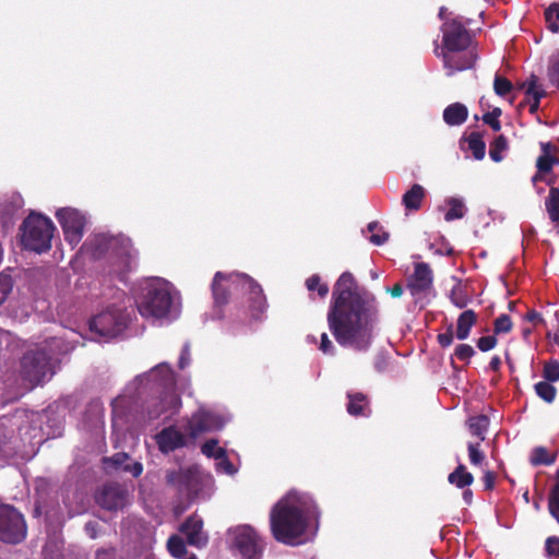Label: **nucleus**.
<instances>
[{"label":"nucleus","instance_id":"obj_9","mask_svg":"<svg viewBox=\"0 0 559 559\" xmlns=\"http://www.w3.org/2000/svg\"><path fill=\"white\" fill-rule=\"evenodd\" d=\"M128 314L118 308H108L90 321L91 331L104 337L120 335L128 325Z\"/></svg>","mask_w":559,"mask_h":559},{"label":"nucleus","instance_id":"obj_16","mask_svg":"<svg viewBox=\"0 0 559 559\" xmlns=\"http://www.w3.org/2000/svg\"><path fill=\"white\" fill-rule=\"evenodd\" d=\"M242 281V292L248 295L247 297V312L248 316L255 321L263 318L267 308L265 295L262 287L250 276L240 277Z\"/></svg>","mask_w":559,"mask_h":559},{"label":"nucleus","instance_id":"obj_11","mask_svg":"<svg viewBox=\"0 0 559 559\" xmlns=\"http://www.w3.org/2000/svg\"><path fill=\"white\" fill-rule=\"evenodd\" d=\"M56 217L61 225L66 241L72 247L79 245L84 234V216L78 210L64 207L57 211Z\"/></svg>","mask_w":559,"mask_h":559},{"label":"nucleus","instance_id":"obj_14","mask_svg":"<svg viewBox=\"0 0 559 559\" xmlns=\"http://www.w3.org/2000/svg\"><path fill=\"white\" fill-rule=\"evenodd\" d=\"M435 53L437 57L442 58L443 67L447 70V75L452 76L456 72L465 71L472 69L477 61V53L474 49H465V50H440L437 46L435 49Z\"/></svg>","mask_w":559,"mask_h":559},{"label":"nucleus","instance_id":"obj_57","mask_svg":"<svg viewBox=\"0 0 559 559\" xmlns=\"http://www.w3.org/2000/svg\"><path fill=\"white\" fill-rule=\"evenodd\" d=\"M191 360V353H190V345L186 343L181 349L179 360H178V367L180 369H185L187 366H189Z\"/></svg>","mask_w":559,"mask_h":559},{"label":"nucleus","instance_id":"obj_20","mask_svg":"<svg viewBox=\"0 0 559 559\" xmlns=\"http://www.w3.org/2000/svg\"><path fill=\"white\" fill-rule=\"evenodd\" d=\"M180 532L187 537L191 546L202 548L207 544V536L203 533V521L195 516H189L180 526Z\"/></svg>","mask_w":559,"mask_h":559},{"label":"nucleus","instance_id":"obj_46","mask_svg":"<svg viewBox=\"0 0 559 559\" xmlns=\"http://www.w3.org/2000/svg\"><path fill=\"white\" fill-rule=\"evenodd\" d=\"M559 164V158L554 155L542 154L536 160L538 173H550L555 165Z\"/></svg>","mask_w":559,"mask_h":559},{"label":"nucleus","instance_id":"obj_51","mask_svg":"<svg viewBox=\"0 0 559 559\" xmlns=\"http://www.w3.org/2000/svg\"><path fill=\"white\" fill-rule=\"evenodd\" d=\"M545 552L548 558L559 559V537H547L545 542Z\"/></svg>","mask_w":559,"mask_h":559},{"label":"nucleus","instance_id":"obj_35","mask_svg":"<svg viewBox=\"0 0 559 559\" xmlns=\"http://www.w3.org/2000/svg\"><path fill=\"white\" fill-rule=\"evenodd\" d=\"M535 393L546 403H552L557 395L556 388L548 381H539L534 385Z\"/></svg>","mask_w":559,"mask_h":559},{"label":"nucleus","instance_id":"obj_42","mask_svg":"<svg viewBox=\"0 0 559 559\" xmlns=\"http://www.w3.org/2000/svg\"><path fill=\"white\" fill-rule=\"evenodd\" d=\"M547 76L549 83L559 91V51L549 60Z\"/></svg>","mask_w":559,"mask_h":559},{"label":"nucleus","instance_id":"obj_31","mask_svg":"<svg viewBox=\"0 0 559 559\" xmlns=\"http://www.w3.org/2000/svg\"><path fill=\"white\" fill-rule=\"evenodd\" d=\"M545 207L552 223L559 226V188L551 187L545 200Z\"/></svg>","mask_w":559,"mask_h":559},{"label":"nucleus","instance_id":"obj_39","mask_svg":"<svg viewBox=\"0 0 559 559\" xmlns=\"http://www.w3.org/2000/svg\"><path fill=\"white\" fill-rule=\"evenodd\" d=\"M167 549L174 558H183L187 554V547L183 539L178 535H171L167 540Z\"/></svg>","mask_w":559,"mask_h":559},{"label":"nucleus","instance_id":"obj_19","mask_svg":"<svg viewBox=\"0 0 559 559\" xmlns=\"http://www.w3.org/2000/svg\"><path fill=\"white\" fill-rule=\"evenodd\" d=\"M181 406V399L175 390H165L163 396L154 405L147 409V417L151 420L159 418L162 415L175 414Z\"/></svg>","mask_w":559,"mask_h":559},{"label":"nucleus","instance_id":"obj_40","mask_svg":"<svg viewBox=\"0 0 559 559\" xmlns=\"http://www.w3.org/2000/svg\"><path fill=\"white\" fill-rule=\"evenodd\" d=\"M306 287L309 292H317L320 298H325L329 294V286L323 283L319 274H312L306 280Z\"/></svg>","mask_w":559,"mask_h":559},{"label":"nucleus","instance_id":"obj_36","mask_svg":"<svg viewBox=\"0 0 559 559\" xmlns=\"http://www.w3.org/2000/svg\"><path fill=\"white\" fill-rule=\"evenodd\" d=\"M448 204H449L450 209L448 210V212L444 215V219L447 222H451L454 219H461L464 217L466 209H465L462 200L456 199V198H451L448 201Z\"/></svg>","mask_w":559,"mask_h":559},{"label":"nucleus","instance_id":"obj_43","mask_svg":"<svg viewBox=\"0 0 559 559\" xmlns=\"http://www.w3.org/2000/svg\"><path fill=\"white\" fill-rule=\"evenodd\" d=\"M201 452L207 457L221 459L225 455V449L218 447L216 439H210L201 447Z\"/></svg>","mask_w":559,"mask_h":559},{"label":"nucleus","instance_id":"obj_33","mask_svg":"<svg viewBox=\"0 0 559 559\" xmlns=\"http://www.w3.org/2000/svg\"><path fill=\"white\" fill-rule=\"evenodd\" d=\"M468 150L477 160H481L486 154V143L479 132H472L467 139Z\"/></svg>","mask_w":559,"mask_h":559},{"label":"nucleus","instance_id":"obj_53","mask_svg":"<svg viewBox=\"0 0 559 559\" xmlns=\"http://www.w3.org/2000/svg\"><path fill=\"white\" fill-rule=\"evenodd\" d=\"M378 228L377 222H371L368 224V230L372 233L369 240L376 246H381L389 239V233L382 231V234H374L373 231Z\"/></svg>","mask_w":559,"mask_h":559},{"label":"nucleus","instance_id":"obj_63","mask_svg":"<svg viewBox=\"0 0 559 559\" xmlns=\"http://www.w3.org/2000/svg\"><path fill=\"white\" fill-rule=\"evenodd\" d=\"M218 465L228 474H233L235 472L233 463L228 460L227 455L225 454L221 459H218Z\"/></svg>","mask_w":559,"mask_h":559},{"label":"nucleus","instance_id":"obj_61","mask_svg":"<svg viewBox=\"0 0 559 559\" xmlns=\"http://www.w3.org/2000/svg\"><path fill=\"white\" fill-rule=\"evenodd\" d=\"M483 481H484L485 490H492L495 487V481H496L495 473H492L490 471L486 472L483 476Z\"/></svg>","mask_w":559,"mask_h":559},{"label":"nucleus","instance_id":"obj_27","mask_svg":"<svg viewBox=\"0 0 559 559\" xmlns=\"http://www.w3.org/2000/svg\"><path fill=\"white\" fill-rule=\"evenodd\" d=\"M151 376L159 381V385L164 388V391L175 390V372L168 364L162 362L157 365L152 369Z\"/></svg>","mask_w":559,"mask_h":559},{"label":"nucleus","instance_id":"obj_10","mask_svg":"<svg viewBox=\"0 0 559 559\" xmlns=\"http://www.w3.org/2000/svg\"><path fill=\"white\" fill-rule=\"evenodd\" d=\"M442 48L441 50L457 51L469 48L472 37L460 17L448 19L441 26Z\"/></svg>","mask_w":559,"mask_h":559},{"label":"nucleus","instance_id":"obj_4","mask_svg":"<svg viewBox=\"0 0 559 559\" xmlns=\"http://www.w3.org/2000/svg\"><path fill=\"white\" fill-rule=\"evenodd\" d=\"M82 250L93 259H100L105 255L116 257L121 261L124 272L132 271L136 264L131 240L124 236L97 234L84 242Z\"/></svg>","mask_w":559,"mask_h":559},{"label":"nucleus","instance_id":"obj_24","mask_svg":"<svg viewBox=\"0 0 559 559\" xmlns=\"http://www.w3.org/2000/svg\"><path fill=\"white\" fill-rule=\"evenodd\" d=\"M468 117V109L462 103H453L443 110V120L448 126H461Z\"/></svg>","mask_w":559,"mask_h":559},{"label":"nucleus","instance_id":"obj_7","mask_svg":"<svg viewBox=\"0 0 559 559\" xmlns=\"http://www.w3.org/2000/svg\"><path fill=\"white\" fill-rule=\"evenodd\" d=\"M26 535L27 525L23 514L10 504H0V542L16 545Z\"/></svg>","mask_w":559,"mask_h":559},{"label":"nucleus","instance_id":"obj_60","mask_svg":"<svg viewBox=\"0 0 559 559\" xmlns=\"http://www.w3.org/2000/svg\"><path fill=\"white\" fill-rule=\"evenodd\" d=\"M524 319L532 322L535 326L538 324H545V320L542 314L534 309L528 310L524 316Z\"/></svg>","mask_w":559,"mask_h":559},{"label":"nucleus","instance_id":"obj_3","mask_svg":"<svg viewBox=\"0 0 559 559\" xmlns=\"http://www.w3.org/2000/svg\"><path fill=\"white\" fill-rule=\"evenodd\" d=\"M165 485L176 492L179 501L176 509L187 510L203 493L212 481L199 466L167 468L164 476Z\"/></svg>","mask_w":559,"mask_h":559},{"label":"nucleus","instance_id":"obj_17","mask_svg":"<svg viewBox=\"0 0 559 559\" xmlns=\"http://www.w3.org/2000/svg\"><path fill=\"white\" fill-rule=\"evenodd\" d=\"M223 426L224 423L221 416L201 409L194 413L189 419L187 431L190 437L197 438L204 432L219 430Z\"/></svg>","mask_w":559,"mask_h":559},{"label":"nucleus","instance_id":"obj_58","mask_svg":"<svg viewBox=\"0 0 559 559\" xmlns=\"http://www.w3.org/2000/svg\"><path fill=\"white\" fill-rule=\"evenodd\" d=\"M130 460L129 454L124 452H118L115 453L110 459L109 462L116 467L121 469V467Z\"/></svg>","mask_w":559,"mask_h":559},{"label":"nucleus","instance_id":"obj_13","mask_svg":"<svg viewBox=\"0 0 559 559\" xmlns=\"http://www.w3.org/2000/svg\"><path fill=\"white\" fill-rule=\"evenodd\" d=\"M234 545L245 559H260L264 548L262 538L249 525L236 528Z\"/></svg>","mask_w":559,"mask_h":559},{"label":"nucleus","instance_id":"obj_47","mask_svg":"<svg viewBox=\"0 0 559 559\" xmlns=\"http://www.w3.org/2000/svg\"><path fill=\"white\" fill-rule=\"evenodd\" d=\"M543 378L548 382H556L559 380V361L549 360L544 364Z\"/></svg>","mask_w":559,"mask_h":559},{"label":"nucleus","instance_id":"obj_64","mask_svg":"<svg viewBox=\"0 0 559 559\" xmlns=\"http://www.w3.org/2000/svg\"><path fill=\"white\" fill-rule=\"evenodd\" d=\"M388 292L393 298H399L403 294V286L402 284L396 283L391 288H389Z\"/></svg>","mask_w":559,"mask_h":559},{"label":"nucleus","instance_id":"obj_8","mask_svg":"<svg viewBox=\"0 0 559 559\" xmlns=\"http://www.w3.org/2000/svg\"><path fill=\"white\" fill-rule=\"evenodd\" d=\"M50 356L43 349L29 350L21 359V376L32 386L44 381L51 371Z\"/></svg>","mask_w":559,"mask_h":559},{"label":"nucleus","instance_id":"obj_55","mask_svg":"<svg viewBox=\"0 0 559 559\" xmlns=\"http://www.w3.org/2000/svg\"><path fill=\"white\" fill-rule=\"evenodd\" d=\"M453 326L450 324L444 333H440L437 336L438 344L445 348L449 347L453 343Z\"/></svg>","mask_w":559,"mask_h":559},{"label":"nucleus","instance_id":"obj_25","mask_svg":"<svg viewBox=\"0 0 559 559\" xmlns=\"http://www.w3.org/2000/svg\"><path fill=\"white\" fill-rule=\"evenodd\" d=\"M425 195L426 191L424 187L418 183H414L402 198V203L405 206V210L408 212L418 211L421 207Z\"/></svg>","mask_w":559,"mask_h":559},{"label":"nucleus","instance_id":"obj_34","mask_svg":"<svg viewBox=\"0 0 559 559\" xmlns=\"http://www.w3.org/2000/svg\"><path fill=\"white\" fill-rule=\"evenodd\" d=\"M450 300L455 307L464 309L471 302V296L466 287L459 282L450 292Z\"/></svg>","mask_w":559,"mask_h":559},{"label":"nucleus","instance_id":"obj_29","mask_svg":"<svg viewBox=\"0 0 559 559\" xmlns=\"http://www.w3.org/2000/svg\"><path fill=\"white\" fill-rule=\"evenodd\" d=\"M448 481L460 489L471 486L474 481V476L466 469V466L459 464L456 468L449 474Z\"/></svg>","mask_w":559,"mask_h":559},{"label":"nucleus","instance_id":"obj_30","mask_svg":"<svg viewBox=\"0 0 559 559\" xmlns=\"http://www.w3.org/2000/svg\"><path fill=\"white\" fill-rule=\"evenodd\" d=\"M472 436L478 438V441L486 439V432L489 427V418L486 415H477L468 418L466 423Z\"/></svg>","mask_w":559,"mask_h":559},{"label":"nucleus","instance_id":"obj_52","mask_svg":"<svg viewBox=\"0 0 559 559\" xmlns=\"http://www.w3.org/2000/svg\"><path fill=\"white\" fill-rule=\"evenodd\" d=\"M474 355L475 350L468 344H459L454 349V356L462 361L468 362Z\"/></svg>","mask_w":559,"mask_h":559},{"label":"nucleus","instance_id":"obj_45","mask_svg":"<svg viewBox=\"0 0 559 559\" xmlns=\"http://www.w3.org/2000/svg\"><path fill=\"white\" fill-rule=\"evenodd\" d=\"M513 90L512 82L499 74H496L493 80V91L498 96L504 97Z\"/></svg>","mask_w":559,"mask_h":559},{"label":"nucleus","instance_id":"obj_28","mask_svg":"<svg viewBox=\"0 0 559 559\" xmlns=\"http://www.w3.org/2000/svg\"><path fill=\"white\" fill-rule=\"evenodd\" d=\"M537 83L538 78L535 74H532L530 79L522 84V87L526 88V95L533 97V102L530 104V112L533 115L538 111L540 99L546 95V92L543 88H538Z\"/></svg>","mask_w":559,"mask_h":559},{"label":"nucleus","instance_id":"obj_41","mask_svg":"<svg viewBox=\"0 0 559 559\" xmlns=\"http://www.w3.org/2000/svg\"><path fill=\"white\" fill-rule=\"evenodd\" d=\"M545 20L550 32H559V3L554 2L545 10Z\"/></svg>","mask_w":559,"mask_h":559},{"label":"nucleus","instance_id":"obj_62","mask_svg":"<svg viewBox=\"0 0 559 559\" xmlns=\"http://www.w3.org/2000/svg\"><path fill=\"white\" fill-rule=\"evenodd\" d=\"M388 367V359L383 355H377L374 358V368L379 372H383Z\"/></svg>","mask_w":559,"mask_h":559},{"label":"nucleus","instance_id":"obj_2","mask_svg":"<svg viewBox=\"0 0 559 559\" xmlns=\"http://www.w3.org/2000/svg\"><path fill=\"white\" fill-rule=\"evenodd\" d=\"M308 518L309 510L301 498L289 495L281 499L270 514L273 537L285 545H298L306 533Z\"/></svg>","mask_w":559,"mask_h":559},{"label":"nucleus","instance_id":"obj_44","mask_svg":"<svg viewBox=\"0 0 559 559\" xmlns=\"http://www.w3.org/2000/svg\"><path fill=\"white\" fill-rule=\"evenodd\" d=\"M480 442H468L467 444L469 462L475 466L481 465L486 460L484 452L480 450Z\"/></svg>","mask_w":559,"mask_h":559},{"label":"nucleus","instance_id":"obj_54","mask_svg":"<svg viewBox=\"0 0 559 559\" xmlns=\"http://www.w3.org/2000/svg\"><path fill=\"white\" fill-rule=\"evenodd\" d=\"M497 337L495 335H488V336H481L477 341V347L481 352H488L496 347L497 345Z\"/></svg>","mask_w":559,"mask_h":559},{"label":"nucleus","instance_id":"obj_26","mask_svg":"<svg viewBox=\"0 0 559 559\" xmlns=\"http://www.w3.org/2000/svg\"><path fill=\"white\" fill-rule=\"evenodd\" d=\"M477 322V314L474 310L467 309L464 310L457 318L456 321V332L455 335L460 341L466 340L472 328Z\"/></svg>","mask_w":559,"mask_h":559},{"label":"nucleus","instance_id":"obj_22","mask_svg":"<svg viewBox=\"0 0 559 559\" xmlns=\"http://www.w3.org/2000/svg\"><path fill=\"white\" fill-rule=\"evenodd\" d=\"M156 442L163 453H169L186 445L185 436L174 427L164 428L157 436Z\"/></svg>","mask_w":559,"mask_h":559},{"label":"nucleus","instance_id":"obj_48","mask_svg":"<svg viewBox=\"0 0 559 559\" xmlns=\"http://www.w3.org/2000/svg\"><path fill=\"white\" fill-rule=\"evenodd\" d=\"M502 110L499 107L493 108L491 111L484 114L483 121L488 124L493 131L498 132L501 130V123L499 117Z\"/></svg>","mask_w":559,"mask_h":559},{"label":"nucleus","instance_id":"obj_18","mask_svg":"<svg viewBox=\"0 0 559 559\" xmlns=\"http://www.w3.org/2000/svg\"><path fill=\"white\" fill-rule=\"evenodd\" d=\"M433 284V273L430 265L426 262H418L414 266V273L407 281V289L411 294L419 296L426 294Z\"/></svg>","mask_w":559,"mask_h":559},{"label":"nucleus","instance_id":"obj_12","mask_svg":"<svg viewBox=\"0 0 559 559\" xmlns=\"http://www.w3.org/2000/svg\"><path fill=\"white\" fill-rule=\"evenodd\" d=\"M248 276L243 273L216 272L211 285L214 305L223 307L228 304L230 292L240 289L242 292V281L240 277Z\"/></svg>","mask_w":559,"mask_h":559},{"label":"nucleus","instance_id":"obj_37","mask_svg":"<svg viewBox=\"0 0 559 559\" xmlns=\"http://www.w3.org/2000/svg\"><path fill=\"white\" fill-rule=\"evenodd\" d=\"M508 148V140L503 134L498 135L491 143L489 147V156L490 158L499 163L502 160V152Z\"/></svg>","mask_w":559,"mask_h":559},{"label":"nucleus","instance_id":"obj_1","mask_svg":"<svg viewBox=\"0 0 559 559\" xmlns=\"http://www.w3.org/2000/svg\"><path fill=\"white\" fill-rule=\"evenodd\" d=\"M330 332L343 347L367 350L377 334L379 310L374 298L357 289L352 273L344 272L333 286L326 314Z\"/></svg>","mask_w":559,"mask_h":559},{"label":"nucleus","instance_id":"obj_56","mask_svg":"<svg viewBox=\"0 0 559 559\" xmlns=\"http://www.w3.org/2000/svg\"><path fill=\"white\" fill-rule=\"evenodd\" d=\"M319 349L326 355H333L335 352V347L325 332L321 334Z\"/></svg>","mask_w":559,"mask_h":559},{"label":"nucleus","instance_id":"obj_5","mask_svg":"<svg viewBox=\"0 0 559 559\" xmlns=\"http://www.w3.org/2000/svg\"><path fill=\"white\" fill-rule=\"evenodd\" d=\"M55 230L56 227L50 218L31 212L20 227L21 243L26 250L36 253L47 252L51 248Z\"/></svg>","mask_w":559,"mask_h":559},{"label":"nucleus","instance_id":"obj_32","mask_svg":"<svg viewBox=\"0 0 559 559\" xmlns=\"http://www.w3.org/2000/svg\"><path fill=\"white\" fill-rule=\"evenodd\" d=\"M556 461V454L548 451L545 447H536L530 455V463L533 466L551 465Z\"/></svg>","mask_w":559,"mask_h":559},{"label":"nucleus","instance_id":"obj_38","mask_svg":"<svg viewBox=\"0 0 559 559\" xmlns=\"http://www.w3.org/2000/svg\"><path fill=\"white\" fill-rule=\"evenodd\" d=\"M548 511L559 524V469L557 480L548 496Z\"/></svg>","mask_w":559,"mask_h":559},{"label":"nucleus","instance_id":"obj_50","mask_svg":"<svg viewBox=\"0 0 559 559\" xmlns=\"http://www.w3.org/2000/svg\"><path fill=\"white\" fill-rule=\"evenodd\" d=\"M13 287V281L10 275L0 274V306L7 300Z\"/></svg>","mask_w":559,"mask_h":559},{"label":"nucleus","instance_id":"obj_15","mask_svg":"<svg viewBox=\"0 0 559 559\" xmlns=\"http://www.w3.org/2000/svg\"><path fill=\"white\" fill-rule=\"evenodd\" d=\"M129 492L118 483L104 484L95 495L97 504L108 511H118L128 504Z\"/></svg>","mask_w":559,"mask_h":559},{"label":"nucleus","instance_id":"obj_49","mask_svg":"<svg viewBox=\"0 0 559 559\" xmlns=\"http://www.w3.org/2000/svg\"><path fill=\"white\" fill-rule=\"evenodd\" d=\"M513 323L508 314H500L493 322L495 334L509 333L512 330Z\"/></svg>","mask_w":559,"mask_h":559},{"label":"nucleus","instance_id":"obj_59","mask_svg":"<svg viewBox=\"0 0 559 559\" xmlns=\"http://www.w3.org/2000/svg\"><path fill=\"white\" fill-rule=\"evenodd\" d=\"M121 469L130 473L133 477H139L143 472V465L140 462H133L132 464L126 463Z\"/></svg>","mask_w":559,"mask_h":559},{"label":"nucleus","instance_id":"obj_21","mask_svg":"<svg viewBox=\"0 0 559 559\" xmlns=\"http://www.w3.org/2000/svg\"><path fill=\"white\" fill-rule=\"evenodd\" d=\"M24 206V200L19 192L4 194L0 199V223L8 225L15 214Z\"/></svg>","mask_w":559,"mask_h":559},{"label":"nucleus","instance_id":"obj_23","mask_svg":"<svg viewBox=\"0 0 559 559\" xmlns=\"http://www.w3.org/2000/svg\"><path fill=\"white\" fill-rule=\"evenodd\" d=\"M346 411L354 417H369L371 414L369 397L362 392H347Z\"/></svg>","mask_w":559,"mask_h":559},{"label":"nucleus","instance_id":"obj_6","mask_svg":"<svg viewBox=\"0 0 559 559\" xmlns=\"http://www.w3.org/2000/svg\"><path fill=\"white\" fill-rule=\"evenodd\" d=\"M135 302L142 317L160 319L168 314L173 297L164 283L150 281L141 287Z\"/></svg>","mask_w":559,"mask_h":559}]
</instances>
